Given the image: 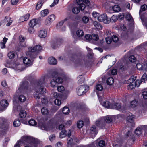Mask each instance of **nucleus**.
Listing matches in <instances>:
<instances>
[{
    "label": "nucleus",
    "instance_id": "60",
    "mask_svg": "<svg viewBox=\"0 0 147 147\" xmlns=\"http://www.w3.org/2000/svg\"><path fill=\"white\" fill-rule=\"evenodd\" d=\"M136 67L138 69L142 70L143 65L140 63H138L136 64Z\"/></svg>",
    "mask_w": 147,
    "mask_h": 147
},
{
    "label": "nucleus",
    "instance_id": "1",
    "mask_svg": "<svg viewBox=\"0 0 147 147\" xmlns=\"http://www.w3.org/2000/svg\"><path fill=\"white\" fill-rule=\"evenodd\" d=\"M45 83L44 78H42L34 82V87L36 90L34 94V97L35 98L39 99L42 94L45 92L46 89L42 87V85Z\"/></svg>",
    "mask_w": 147,
    "mask_h": 147
},
{
    "label": "nucleus",
    "instance_id": "50",
    "mask_svg": "<svg viewBox=\"0 0 147 147\" xmlns=\"http://www.w3.org/2000/svg\"><path fill=\"white\" fill-rule=\"evenodd\" d=\"M142 95L143 96V98L144 99H147V91L144 90H143L142 93Z\"/></svg>",
    "mask_w": 147,
    "mask_h": 147
},
{
    "label": "nucleus",
    "instance_id": "2",
    "mask_svg": "<svg viewBox=\"0 0 147 147\" xmlns=\"http://www.w3.org/2000/svg\"><path fill=\"white\" fill-rule=\"evenodd\" d=\"M58 74L56 71L53 73L52 74V79L50 82V86L52 87L57 86L58 84L62 83L63 82V79L58 77Z\"/></svg>",
    "mask_w": 147,
    "mask_h": 147
},
{
    "label": "nucleus",
    "instance_id": "5",
    "mask_svg": "<svg viewBox=\"0 0 147 147\" xmlns=\"http://www.w3.org/2000/svg\"><path fill=\"white\" fill-rule=\"evenodd\" d=\"M23 140L25 141L33 144L35 147H37L38 145L40 143L38 139H34L32 137L27 136H23Z\"/></svg>",
    "mask_w": 147,
    "mask_h": 147
},
{
    "label": "nucleus",
    "instance_id": "31",
    "mask_svg": "<svg viewBox=\"0 0 147 147\" xmlns=\"http://www.w3.org/2000/svg\"><path fill=\"white\" fill-rule=\"evenodd\" d=\"M76 34L78 38H80L84 36V33L82 30H79L76 32Z\"/></svg>",
    "mask_w": 147,
    "mask_h": 147
},
{
    "label": "nucleus",
    "instance_id": "43",
    "mask_svg": "<svg viewBox=\"0 0 147 147\" xmlns=\"http://www.w3.org/2000/svg\"><path fill=\"white\" fill-rule=\"evenodd\" d=\"M147 9V5H146L144 4L142 5L141 7V8L140 10L139 13L143 11H145Z\"/></svg>",
    "mask_w": 147,
    "mask_h": 147
},
{
    "label": "nucleus",
    "instance_id": "23",
    "mask_svg": "<svg viewBox=\"0 0 147 147\" xmlns=\"http://www.w3.org/2000/svg\"><path fill=\"white\" fill-rule=\"evenodd\" d=\"M25 38L22 37V36H19V40L20 41V45L24 47L26 46V44L25 42Z\"/></svg>",
    "mask_w": 147,
    "mask_h": 147
},
{
    "label": "nucleus",
    "instance_id": "47",
    "mask_svg": "<svg viewBox=\"0 0 147 147\" xmlns=\"http://www.w3.org/2000/svg\"><path fill=\"white\" fill-rule=\"evenodd\" d=\"M137 105V101L135 100H134L131 102L130 105L131 107H136Z\"/></svg>",
    "mask_w": 147,
    "mask_h": 147
},
{
    "label": "nucleus",
    "instance_id": "7",
    "mask_svg": "<svg viewBox=\"0 0 147 147\" xmlns=\"http://www.w3.org/2000/svg\"><path fill=\"white\" fill-rule=\"evenodd\" d=\"M115 18V16L113 15L110 19V18H108L107 15L105 14H103L99 16L98 17V20L100 22H103L105 24H108L110 22V20L111 21L113 18Z\"/></svg>",
    "mask_w": 147,
    "mask_h": 147
},
{
    "label": "nucleus",
    "instance_id": "46",
    "mask_svg": "<svg viewBox=\"0 0 147 147\" xmlns=\"http://www.w3.org/2000/svg\"><path fill=\"white\" fill-rule=\"evenodd\" d=\"M23 141H24L23 140V138L22 140H20L17 142L14 145V147H20V144H21V142H23Z\"/></svg>",
    "mask_w": 147,
    "mask_h": 147
},
{
    "label": "nucleus",
    "instance_id": "26",
    "mask_svg": "<svg viewBox=\"0 0 147 147\" xmlns=\"http://www.w3.org/2000/svg\"><path fill=\"white\" fill-rule=\"evenodd\" d=\"M44 0H41L39 1L36 5V9H38L42 7V5L44 3Z\"/></svg>",
    "mask_w": 147,
    "mask_h": 147
},
{
    "label": "nucleus",
    "instance_id": "45",
    "mask_svg": "<svg viewBox=\"0 0 147 147\" xmlns=\"http://www.w3.org/2000/svg\"><path fill=\"white\" fill-rule=\"evenodd\" d=\"M51 95L54 98H57L59 96V94L54 91L52 92L51 93Z\"/></svg>",
    "mask_w": 147,
    "mask_h": 147
},
{
    "label": "nucleus",
    "instance_id": "62",
    "mask_svg": "<svg viewBox=\"0 0 147 147\" xmlns=\"http://www.w3.org/2000/svg\"><path fill=\"white\" fill-rule=\"evenodd\" d=\"M55 136L54 134L51 135L49 137V139L51 142L55 140Z\"/></svg>",
    "mask_w": 147,
    "mask_h": 147
},
{
    "label": "nucleus",
    "instance_id": "44",
    "mask_svg": "<svg viewBox=\"0 0 147 147\" xmlns=\"http://www.w3.org/2000/svg\"><path fill=\"white\" fill-rule=\"evenodd\" d=\"M135 133L137 135H140L142 133L141 129L140 128H137L135 131Z\"/></svg>",
    "mask_w": 147,
    "mask_h": 147
},
{
    "label": "nucleus",
    "instance_id": "53",
    "mask_svg": "<svg viewBox=\"0 0 147 147\" xmlns=\"http://www.w3.org/2000/svg\"><path fill=\"white\" fill-rule=\"evenodd\" d=\"M125 18L128 20H131L133 19L132 16L129 13L126 15Z\"/></svg>",
    "mask_w": 147,
    "mask_h": 147
},
{
    "label": "nucleus",
    "instance_id": "35",
    "mask_svg": "<svg viewBox=\"0 0 147 147\" xmlns=\"http://www.w3.org/2000/svg\"><path fill=\"white\" fill-rule=\"evenodd\" d=\"M30 125L32 126H34L36 125L37 122L34 119H31L28 122Z\"/></svg>",
    "mask_w": 147,
    "mask_h": 147
},
{
    "label": "nucleus",
    "instance_id": "8",
    "mask_svg": "<svg viewBox=\"0 0 147 147\" xmlns=\"http://www.w3.org/2000/svg\"><path fill=\"white\" fill-rule=\"evenodd\" d=\"M111 109H116L122 112H124L127 110V107L125 105L121 106L120 103H115L111 105Z\"/></svg>",
    "mask_w": 147,
    "mask_h": 147
},
{
    "label": "nucleus",
    "instance_id": "49",
    "mask_svg": "<svg viewBox=\"0 0 147 147\" xmlns=\"http://www.w3.org/2000/svg\"><path fill=\"white\" fill-rule=\"evenodd\" d=\"M47 18H49V20L52 22L55 19V16L54 14H52L49 16Z\"/></svg>",
    "mask_w": 147,
    "mask_h": 147
},
{
    "label": "nucleus",
    "instance_id": "16",
    "mask_svg": "<svg viewBox=\"0 0 147 147\" xmlns=\"http://www.w3.org/2000/svg\"><path fill=\"white\" fill-rule=\"evenodd\" d=\"M71 132L69 131L67 135L68 138L67 139V144L68 147L69 146H71L74 142L73 141V139L71 138L70 137L71 135Z\"/></svg>",
    "mask_w": 147,
    "mask_h": 147
},
{
    "label": "nucleus",
    "instance_id": "17",
    "mask_svg": "<svg viewBox=\"0 0 147 147\" xmlns=\"http://www.w3.org/2000/svg\"><path fill=\"white\" fill-rule=\"evenodd\" d=\"M47 32L45 29L39 31L38 33V36L40 38H45L47 36Z\"/></svg>",
    "mask_w": 147,
    "mask_h": 147
},
{
    "label": "nucleus",
    "instance_id": "10",
    "mask_svg": "<svg viewBox=\"0 0 147 147\" xmlns=\"http://www.w3.org/2000/svg\"><path fill=\"white\" fill-rule=\"evenodd\" d=\"M89 87L88 86L81 85L77 89V92L78 95H82L85 93L86 91L88 89Z\"/></svg>",
    "mask_w": 147,
    "mask_h": 147
},
{
    "label": "nucleus",
    "instance_id": "38",
    "mask_svg": "<svg viewBox=\"0 0 147 147\" xmlns=\"http://www.w3.org/2000/svg\"><path fill=\"white\" fill-rule=\"evenodd\" d=\"M147 76L146 73L143 74L141 78V80H140L141 82H143L145 83L147 80Z\"/></svg>",
    "mask_w": 147,
    "mask_h": 147
},
{
    "label": "nucleus",
    "instance_id": "14",
    "mask_svg": "<svg viewBox=\"0 0 147 147\" xmlns=\"http://www.w3.org/2000/svg\"><path fill=\"white\" fill-rule=\"evenodd\" d=\"M134 118V116L132 115L129 116L127 117V120L129 123V125H131L132 127H134L135 124L134 122L133 119Z\"/></svg>",
    "mask_w": 147,
    "mask_h": 147
},
{
    "label": "nucleus",
    "instance_id": "21",
    "mask_svg": "<svg viewBox=\"0 0 147 147\" xmlns=\"http://www.w3.org/2000/svg\"><path fill=\"white\" fill-rule=\"evenodd\" d=\"M0 104L2 107L5 108L8 106L9 104L7 100L3 99L1 101Z\"/></svg>",
    "mask_w": 147,
    "mask_h": 147
},
{
    "label": "nucleus",
    "instance_id": "56",
    "mask_svg": "<svg viewBox=\"0 0 147 147\" xmlns=\"http://www.w3.org/2000/svg\"><path fill=\"white\" fill-rule=\"evenodd\" d=\"M57 90L58 91L60 92H62L64 90V87L62 86H59L57 87Z\"/></svg>",
    "mask_w": 147,
    "mask_h": 147
},
{
    "label": "nucleus",
    "instance_id": "12",
    "mask_svg": "<svg viewBox=\"0 0 147 147\" xmlns=\"http://www.w3.org/2000/svg\"><path fill=\"white\" fill-rule=\"evenodd\" d=\"M62 43V40L61 39L53 41L51 43V47L53 49H55L58 47L59 45H60Z\"/></svg>",
    "mask_w": 147,
    "mask_h": 147
},
{
    "label": "nucleus",
    "instance_id": "13",
    "mask_svg": "<svg viewBox=\"0 0 147 147\" xmlns=\"http://www.w3.org/2000/svg\"><path fill=\"white\" fill-rule=\"evenodd\" d=\"M22 67V65L19 64L18 63H13L12 65V68L15 70H19L20 71L23 70Z\"/></svg>",
    "mask_w": 147,
    "mask_h": 147
},
{
    "label": "nucleus",
    "instance_id": "28",
    "mask_svg": "<svg viewBox=\"0 0 147 147\" xmlns=\"http://www.w3.org/2000/svg\"><path fill=\"white\" fill-rule=\"evenodd\" d=\"M114 80L112 77H109L107 80V83L108 85H112L113 83Z\"/></svg>",
    "mask_w": 147,
    "mask_h": 147
},
{
    "label": "nucleus",
    "instance_id": "51",
    "mask_svg": "<svg viewBox=\"0 0 147 147\" xmlns=\"http://www.w3.org/2000/svg\"><path fill=\"white\" fill-rule=\"evenodd\" d=\"M96 89L98 91H101L103 89V87L102 85L98 84L96 86Z\"/></svg>",
    "mask_w": 147,
    "mask_h": 147
},
{
    "label": "nucleus",
    "instance_id": "20",
    "mask_svg": "<svg viewBox=\"0 0 147 147\" xmlns=\"http://www.w3.org/2000/svg\"><path fill=\"white\" fill-rule=\"evenodd\" d=\"M49 63L51 65H56L57 63L56 59L53 57H51L48 59Z\"/></svg>",
    "mask_w": 147,
    "mask_h": 147
},
{
    "label": "nucleus",
    "instance_id": "25",
    "mask_svg": "<svg viewBox=\"0 0 147 147\" xmlns=\"http://www.w3.org/2000/svg\"><path fill=\"white\" fill-rule=\"evenodd\" d=\"M37 23V21L35 19L32 20L29 22V26L33 27Z\"/></svg>",
    "mask_w": 147,
    "mask_h": 147
},
{
    "label": "nucleus",
    "instance_id": "4",
    "mask_svg": "<svg viewBox=\"0 0 147 147\" xmlns=\"http://www.w3.org/2000/svg\"><path fill=\"white\" fill-rule=\"evenodd\" d=\"M112 121V119L111 117H107L104 119H102L100 120L96 121V124L100 128H102L105 127L106 123H109Z\"/></svg>",
    "mask_w": 147,
    "mask_h": 147
},
{
    "label": "nucleus",
    "instance_id": "6",
    "mask_svg": "<svg viewBox=\"0 0 147 147\" xmlns=\"http://www.w3.org/2000/svg\"><path fill=\"white\" fill-rule=\"evenodd\" d=\"M77 0V3L79 5V7H73L72 9V12L75 14H78L80 11V9L81 10H84L86 7V6L84 4L82 3V1H80V0Z\"/></svg>",
    "mask_w": 147,
    "mask_h": 147
},
{
    "label": "nucleus",
    "instance_id": "15",
    "mask_svg": "<svg viewBox=\"0 0 147 147\" xmlns=\"http://www.w3.org/2000/svg\"><path fill=\"white\" fill-rule=\"evenodd\" d=\"M90 133L92 138H94L98 133V130L95 125L93 126L90 129Z\"/></svg>",
    "mask_w": 147,
    "mask_h": 147
},
{
    "label": "nucleus",
    "instance_id": "54",
    "mask_svg": "<svg viewBox=\"0 0 147 147\" xmlns=\"http://www.w3.org/2000/svg\"><path fill=\"white\" fill-rule=\"evenodd\" d=\"M105 39L107 43L108 44H110L111 42L113 41L112 40V38H111L109 36H108L107 37H106Z\"/></svg>",
    "mask_w": 147,
    "mask_h": 147
},
{
    "label": "nucleus",
    "instance_id": "37",
    "mask_svg": "<svg viewBox=\"0 0 147 147\" xmlns=\"http://www.w3.org/2000/svg\"><path fill=\"white\" fill-rule=\"evenodd\" d=\"M18 99L21 102H24L26 101V98L24 96L21 95L19 96Z\"/></svg>",
    "mask_w": 147,
    "mask_h": 147
},
{
    "label": "nucleus",
    "instance_id": "11",
    "mask_svg": "<svg viewBox=\"0 0 147 147\" xmlns=\"http://www.w3.org/2000/svg\"><path fill=\"white\" fill-rule=\"evenodd\" d=\"M28 57H30L31 58V59H30L29 57H24L23 59V61L24 64L27 65L28 66H30L32 65L33 63L34 59H33L30 56H28Z\"/></svg>",
    "mask_w": 147,
    "mask_h": 147
},
{
    "label": "nucleus",
    "instance_id": "41",
    "mask_svg": "<svg viewBox=\"0 0 147 147\" xmlns=\"http://www.w3.org/2000/svg\"><path fill=\"white\" fill-rule=\"evenodd\" d=\"M92 39L95 41L98 40L99 39L98 35L96 34H92Z\"/></svg>",
    "mask_w": 147,
    "mask_h": 147
},
{
    "label": "nucleus",
    "instance_id": "63",
    "mask_svg": "<svg viewBox=\"0 0 147 147\" xmlns=\"http://www.w3.org/2000/svg\"><path fill=\"white\" fill-rule=\"evenodd\" d=\"M117 70L116 69H113L111 70V73L112 75H116L117 73Z\"/></svg>",
    "mask_w": 147,
    "mask_h": 147
},
{
    "label": "nucleus",
    "instance_id": "29",
    "mask_svg": "<svg viewBox=\"0 0 147 147\" xmlns=\"http://www.w3.org/2000/svg\"><path fill=\"white\" fill-rule=\"evenodd\" d=\"M42 114L44 115H47L49 113V111L46 107H43L41 109Z\"/></svg>",
    "mask_w": 147,
    "mask_h": 147
},
{
    "label": "nucleus",
    "instance_id": "61",
    "mask_svg": "<svg viewBox=\"0 0 147 147\" xmlns=\"http://www.w3.org/2000/svg\"><path fill=\"white\" fill-rule=\"evenodd\" d=\"M54 103L56 105H59L61 104V101L60 100L56 98L54 101Z\"/></svg>",
    "mask_w": 147,
    "mask_h": 147
},
{
    "label": "nucleus",
    "instance_id": "22",
    "mask_svg": "<svg viewBox=\"0 0 147 147\" xmlns=\"http://www.w3.org/2000/svg\"><path fill=\"white\" fill-rule=\"evenodd\" d=\"M8 40L7 38L5 37H4L2 40V42H1L0 43V46L1 49L5 48L6 47L5 44Z\"/></svg>",
    "mask_w": 147,
    "mask_h": 147
},
{
    "label": "nucleus",
    "instance_id": "52",
    "mask_svg": "<svg viewBox=\"0 0 147 147\" xmlns=\"http://www.w3.org/2000/svg\"><path fill=\"white\" fill-rule=\"evenodd\" d=\"M112 40L114 42H117L118 41V37L116 35H113L112 36Z\"/></svg>",
    "mask_w": 147,
    "mask_h": 147
},
{
    "label": "nucleus",
    "instance_id": "18",
    "mask_svg": "<svg viewBox=\"0 0 147 147\" xmlns=\"http://www.w3.org/2000/svg\"><path fill=\"white\" fill-rule=\"evenodd\" d=\"M136 80V78H134V77L133 76H131L130 77V78L128 80V81L130 83L135 84H137L138 83L139 84V85L141 83V81L140 80H137L135 82H134V81Z\"/></svg>",
    "mask_w": 147,
    "mask_h": 147
},
{
    "label": "nucleus",
    "instance_id": "27",
    "mask_svg": "<svg viewBox=\"0 0 147 147\" xmlns=\"http://www.w3.org/2000/svg\"><path fill=\"white\" fill-rule=\"evenodd\" d=\"M93 24L94 26L97 29L100 30L102 29V26L100 24V23H99L97 22L96 21H94Z\"/></svg>",
    "mask_w": 147,
    "mask_h": 147
},
{
    "label": "nucleus",
    "instance_id": "9",
    "mask_svg": "<svg viewBox=\"0 0 147 147\" xmlns=\"http://www.w3.org/2000/svg\"><path fill=\"white\" fill-rule=\"evenodd\" d=\"M28 82L27 81L23 82L17 90V93L19 94L24 92L25 90L28 88Z\"/></svg>",
    "mask_w": 147,
    "mask_h": 147
},
{
    "label": "nucleus",
    "instance_id": "64",
    "mask_svg": "<svg viewBox=\"0 0 147 147\" xmlns=\"http://www.w3.org/2000/svg\"><path fill=\"white\" fill-rule=\"evenodd\" d=\"M52 22L49 19V18H47L46 19L45 21V23L46 25H49Z\"/></svg>",
    "mask_w": 147,
    "mask_h": 147
},
{
    "label": "nucleus",
    "instance_id": "42",
    "mask_svg": "<svg viewBox=\"0 0 147 147\" xmlns=\"http://www.w3.org/2000/svg\"><path fill=\"white\" fill-rule=\"evenodd\" d=\"M20 120L18 119L16 120L13 122V125L15 127H17L20 125Z\"/></svg>",
    "mask_w": 147,
    "mask_h": 147
},
{
    "label": "nucleus",
    "instance_id": "19",
    "mask_svg": "<svg viewBox=\"0 0 147 147\" xmlns=\"http://www.w3.org/2000/svg\"><path fill=\"white\" fill-rule=\"evenodd\" d=\"M100 102L101 105L107 108L111 109V105L110 102L108 101H105L103 102L100 100Z\"/></svg>",
    "mask_w": 147,
    "mask_h": 147
},
{
    "label": "nucleus",
    "instance_id": "30",
    "mask_svg": "<svg viewBox=\"0 0 147 147\" xmlns=\"http://www.w3.org/2000/svg\"><path fill=\"white\" fill-rule=\"evenodd\" d=\"M26 115V111L24 110H21L20 111L19 115L21 118H24L25 117Z\"/></svg>",
    "mask_w": 147,
    "mask_h": 147
},
{
    "label": "nucleus",
    "instance_id": "55",
    "mask_svg": "<svg viewBox=\"0 0 147 147\" xmlns=\"http://www.w3.org/2000/svg\"><path fill=\"white\" fill-rule=\"evenodd\" d=\"M129 60L131 62H134L136 61V59L134 55H131L129 58Z\"/></svg>",
    "mask_w": 147,
    "mask_h": 147
},
{
    "label": "nucleus",
    "instance_id": "39",
    "mask_svg": "<svg viewBox=\"0 0 147 147\" xmlns=\"http://www.w3.org/2000/svg\"><path fill=\"white\" fill-rule=\"evenodd\" d=\"M83 125L84 123L82 121H79L78 122L77 125L78 128H81L83 126Z\"/></svg>",
    "mask_w": 147,
    "mask_h": 147
},
{
    "label": "nucleus",
    "instance_id": "48",
    "mask_svg": "<svg viewBox=\"0 0 147 147\" xmlns=\"http://www.w3.org/2000/svg\"><path fill=\"white\" fill-rule=\"evenodd\" d=\"M82 21L84 23H87L89 21L88 18L87 16H84L82 18Z\"/></svg>",
    "mask_w": 147,
    "mask_h": 147
},
{
    "label": "nucleus",
    "instance_id": "58",
    "mask_svg": "<svg viewBox=\"0 0 147 147\" xmlns=\"http://www.w3.org/2000/svg\"><path fill=\"white\" fill-rule=\"evenodd\" d=\"M28 32L30 34H33L34 32L33 27L30 26L28 29Z\"/></svg>",
    "mask_w": 147,
    "mask_h": 147
},
{
    "label": "nucleus",
    "instance_id": "3",
    "mask_svg": "<svg viewBox=\"0 0 147 147\" xmlns=\"http://www.w3.org/2000/svg\"><path fill=\"white\" fill-rule=\"evenodd\" d=\"M42 49L41 46L40 45H37L33 47H31L28 49V51L26 53V55L33 59H35L36 58L37 55L35 52L39 51Z\"/></svg>",
    "mask_w": 147,
    "mask_h": 147
},
{
    "label": "nucleus",
    "instance_id": "34",
    "mask_svg": "<svg viewBox=\"0 0 147 147\" xmlns=\"http://www.w3.org/2000/svg\"><path fill=\"white\" fill-rule=\"evenodd\" d=\"M62 111L63 114H68L69 112V110L68 107H64L63 108Z\"/></svg>",
    "mask_w": 147,
    "mask_h": 147
},
{
    "label": "nucleus",
    "instance_id": "36",
    "mask_svg": "<svg viewBox=\"0 0 147 147\" xmlns=\"http://www.w3.org/2000/svg\"><path fill=\"white\" fill-rule=\"evenodd\" d=\"M136 86H137L136 84H135L130 83L129 85H128L127 86V89L129 90H132L135 88Z\"/></svg>",
    "mask_w": 147,
    "mask_h": 147
},
{
    "label": "nucleus",
    "instance_id": "24",
    "mask_svg": "<svg viewBox=\"0 0 147 147\" xmlns=\"http://www.w3.org/2000/svg\"><path fill=\"white\" fill-rule=\"evenodd\" d=\"M16 56V53L14 51H10L7 54L8 57L11 59H13Z\"/></svg>",
    "mask_w": 147,
    "mask_h": 147
},
{
    "label": "nucleus",
    "instance_id": "32",
    "mask_svg": "<svg viewBox=\"0 0 147 147\" xmlns=\"http://www.w3.org/2000/svg\"><path fill=\"white\" fill-rule=\"evenodd\" d=\"M68 134H67V132L65 129H63L61 132L60 133V137L62 138L65 137L67 136Z\"/></svg>",
    "mask_w": 147,
    "mask_h": 147
},
{
    "label": "nucleus",
    "instance_id": "40",
    "mask_svg": "<svg viewBox=\"0 0 147 147\" xmlns=\"http://www.w3.org/2000/svg\"><path fill=\"white\" fill-rule=\"evenodd\" d=\"M113 9L115 11L118 12L120 11V8L118 5H115L113 7Z\"/></svg>",
    "mask_w": 147,
    "mask_h": 147
},
{
    "label": "nucleus",
    "instance_id": "57",
    "mask_svg": "<svg viewBox=\"0 0 147 147\" xmlns=\"http://www.w3.org/2000/svg\"><path fill=\"white\" fill-rule=\"evenodd\" d=\"M98 144L100 147H103L105 146V142L103 140H100Z\"/></svg>",
    "mask_w": 147,
    "mask_h": 147
},
{
    "label": "nucleus",
    "instance_id": "33",
    "mask_svg": "<svg viewBox=\"0 0 147 147\" xmlns=\"http://www.w3.org/2000/svg\"><path fill=\"white\" fill-rule=\"evenodd\" d=\"M49 13V11L48 9H45L42 10L41 12V16L44 17L47 15Z\"/></svg>",
    "mask_w": 147,
    "mask_h": 147
},
{
    "label": "nucleus",
    "instance_id": "59",
    "mask_svg": "<svg viewBox=\"0 0 147 147\" xmlns=\"http://www.w3.org/2000/svg\"><path fill=\"white\" fill-rule=\"evenodd\" d=\"M85 38L86 40L90 41L91 40L92 36L89 34L86 35L85 36Z\"/></svg>",
    "mask_w": 147,
    "mask_h": 147
}]
</instances>
